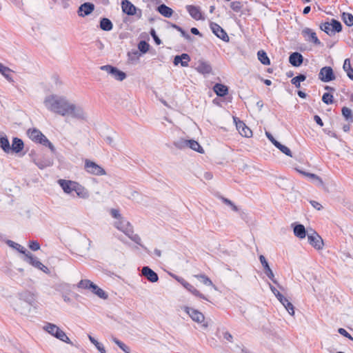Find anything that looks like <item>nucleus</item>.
Segmentation results:
<instances>
[{
  "instance_id": "ea45409f",
  "label": "nucleus",
  "mask_w": 353,
  "mask_h": 353,
  "mask_svg": "<svg viewBox=\"0 0 353 353\" xmlns=\"http://www.w3.org/2000/svg\"><path fill=\"white\" fill-rule=\"evenodd\" d=\"M88 339L96 347V348L101 353H106V351L103 345L99 342H98L94 337H92L91 335H88Z\"/></svg>"
},
{
  "instance_id": "774afa93",
  "label": "nucleus",
  "mask_w": 353,
  "mask_h": 353,
  "mask_svg": "<svg viewBox=\"0 0 353 353\" xmlns=\"http://www.w3.org/2000/svg\"><path fill=\"white\" fill-rule=\"evenodd\" d=\"M223 337L225 340L232 342L233 339L232 335L229 332H225L223 333Z\"/></svg>"
},
{
  "instance_id": "cd10ccee",
  "label": "nucleus",
  "mask_w": 353,
  "mask_h": 353,
  "mask_svg": "<svg viewBox=\"0 0 353 353\" xmlns=\"http://www.w3.org/2000/svg\"><path fill=\"white\" fill-rule=\"evenodd\" d=\"M6 243L9 247L17 250L20 253L24 254L26 258L28 254L30 253V252H28L24 247H23L20 244H19L13 241L7 240Z\"/></svg>"
},
{
  "instance_id": "aec40b11",
  "label": "nucleus",
  "mask_w": 353,
  "mask_h": 353,
  "mask_svg": "<svg viewBox=\"0 0 353 353\" xmlns=\"http://www.w3.org/2000/svg\"><path fill=\"white\" fill-rule=\"evenodd\" d=\"M74 192L80 199H88L90 196L89 190L78 182H76Z\"/></svg>"
},
{
  "instance_id": "6e6d98bb",
  "label": "nucleus",
  "mask_w": 353,
  "mask_h": 353,
  "mask_svg": "<svg viewBox=\"0 0 353 353\" xmlns=\"http://www.w3.org/2000/svg\"><path fill=\"white\" fill-rule=\"evenodd\" d=\"M181 60H182V62H181V66L182 67H188V63L190 62V56L186 54V53H183L181 54Z\"/></svg>"
},
{
  "instance_id": "a211bd4d",
  "label": "nucleus",
  "mask_w": 353,
  "mask_h": 353,
  "mask_svg": "<svg viewBox=\"0 0 353 353\" xmlns=\"http://www.w3.org/2000/svg\"><path fill=\"white\" fill-rule=\"evenodd\" d=\"M186 10L190 14V15L195 20H204V17H203V14L201 11V9L199 6L188 5L186 6Z\"/></svg>"
},
{
  "instance_id": "393cba45",
  "label": "nucleus",
  "mask_w": 353,
  "mask_h": 353,
  "mask_svg": "<svg viewBox=\"0 0 353 353\" xmlns=\"http://www.w3.org/2000/svg\"><path fill=\"white\" fill-rule=\"evenodd\" d=\"M293 227L294 234L299 239H303L306 236V230L302 224H292Z\"/></svg>"
},
{
  "instance_id": "680f3d73",
  "label": "nucleus",
  "mask_w": 353,
  "mask_h": 353,
  "mask_svg": "<svg viewBox=\"0 0 353 353\" xmlns=\"http://www.w3.org/2000/svg\"><path fill=\"white\" fill-rule=\"evenodd\" d=\"M269 287L278 300H279L283 296V295L272 284L269 283Z\"/></svg>"
},
{
  "instance_id": "a18cd8bd",
  "label": "nucleus",
  "mask_w": 353,
  "mask_h": 353,
  "mask_svg": "<svg viewBox=\"0 0 353 353\" xmlns=\"http://www.w3.org/2000/svg\"><path fill=\"white\" fill-rule=\"evenodd\" d=\"M342 114L347 121H353L352 110L350 108L347 107H343L342 108Z\"/></svg>"
},
{
  "instance_id": "2eb2a0df",
  "label": "nucleus",
  "mask_w": 353,
  "mask_h": 353,
  "mask_svg": "<svg viewBox=\"0 0 353 353\" xmlns=\"http://www.w3.org/2000/svg\"><path fill=\"white\" fill-rule=\"evenodd\" d=\"M259 261L264 269L265 275L275 284L278 285L277 281L274 279V274L269 266V264L263 255L259 256Z\"/></svg>"
},
{
  "instance_id": "0e129e2a",
  "label": "nucleus",
  "mask_w": 353,
  "mask_h": 353,
  "mask_svg": "<svg viewBox=\"0 0 353 353\" xmlns=\"http://www.w3.org/2000/svg\"><path fill=\"white\" fill-rule=\"evenodd\" d=\"M338 331H339V334L344 336L345 337H346L350 340H353V338L351 336V334H349L344 328H339Z\"/></svg>"
},
{
  "instance_id": "8fccbe9b",
  "label": "nucleus",
  "mask_w": 353,
  "mask_h": 353,
  "mask_svg": "<svg viewBox=\"0 0 353 353\" xmlns=\"http://www.w3.org/2000/svg\"><path fill=\"white\" fill-rule=\"evenodd\" d=\"M172 27L176 29V30H178L179 32H181V34L183 37H184L185 39L188 40V41H190L192 39V37L191 36L188 34L182 28H181L180 26L176 25V24H173L172 25Z\"/></svg>"
},
{
  "instance_id": "4be33fe9",
  "label": "nucleus",
  "mask_w": 353,
  "mask_h": 353,
  "mask_svg": "<svg viewBox=\"0 0 353 353\" xmlns=\"http://www.w3.org/2000/svg\"><path fill=\"white\" fill-rule=\"evenodd\" d=\"M234 121L236 122V126L239 133L245 137H250L252 135V130L246 126V125L241 121H236V119H234Z\"/></svg>"
},
{
  "instance_id": "09e8293b",
  "label": "nucleus",
  "mask_w": 353,
  "mask_h": 353,
  "mask_svg": "<svg viewBox=\"0 0 353 353\" xmlns=\"http://www.w3.org/2000/svg\"><path fill=\"white\" fill-rule=\"evenodd\" d=\"M300 172L302 174H303V175L310 178L312 180L313 179H317V181H318L319 184L320 185H323V182L322 179L319 176H317L316 174H312V173L306 172H304V171H301Z\"/></svg>"
},
{
  "instance_id": "f704fd0d",
  "label": "nucleus",
  "mask_w": 353,
  "mask_h": 353,
  "mask_svg": "<svg viewBox=\"0 0 353 353\" xmlns=\"http://www.w3.org/2000/svg\"><path fill=\"white\" fill-rule=\"evenodd\" d=\"M188 148H190L194 151L203 154L204 150L201 145L195 140L190 139L188 141Z\"/></svg>"
},
{
  "instance_id": "864d4df0",
  "label": "nucleus",
  "mask_w": 353,
  "mask_h": 353,
  "mask_svg": "<svg viewBox=\"0 0 353 353\" xmlns=\"http://www.w3.org/2000/svg\"><path fill=\"white\" fill-rule=\"evenodd\" d=\"M322 101L327 105L332 104L333 103V95L328 92H325L322 97Z\"/></svg>"
},
{
  "instance_id": "052dcab7",
  "label": "nucleus",
  "mask_w": 353,
  "mask_h": 353,
  "mask_svg": "<svg viewBox=\"0 0 353 353\" xmlns=\"http://www.w3.org/2000/svg\"><path fill=\"white\" fill-rule=\"evenodd\" d=\"M94 294L103 299H106L108 296V294L100 288H99L97 290L95 291Z\"/></svg>"
},
{
  "instance_id": "f03ea898",
  "label": "nucleus",
  "mask_w": 353,
  "mask_h": 353,
  "mask_svg": "<svg viewBox=\"0 0 353 353\" xmlns=\"http://www.w3.org/2000/svg\"><path fill=\"white\" fill-rule=\"evenodd\" d=\"M114 226L117 230H120L124 234H125L130 239H131L135 243L143 248V245L141 244V239L140 236L137 234H134L132 225L124 217L120 219L119 221H115L114 223Z\"/></svg>"
},
{
  "instance_id": "de8ad7c7",
  "label": "nucleus",
  "mask_w": 353,
  "mask_h": 353,
  "mask_svg": "<svg viewBox=\"0 0 353 353\" xmlns=\"http://www.w3.org/2000/svg\"><path fill=\"white\" fill-rule=\"evenodd\" d=\"M188 141L187 139H180L174 142V145L179 149L188 148Z\"/></svg>"
},
{
  "instance_id": "79ce46f5",
  "label": "nucleus",
  "mask_w": 353,
  "mask_h": 353,
  "mask_svg": "<svg viewBox=\"0 0 353 353\" xmlns=\"http://www.w3.org/2000/svg\"><path fill=\"white\" fill-rule=\"evenodd\" d=\"M342 19L346 26L349 27L353 26V15L352 14L343 12Z\"/></svg>"
},
{
  "instance_id": "49530a36",
  "label": "nucleus",
  "mask_w": 353,
  "mask_h": 353,
  "mask_svg": "<svg viewBox=\"0 0 353 353\" xmlns=\"http://www.w3.org/2000/svg\"><path fill=\"white\" fill-rule=\"evenodd\" d=\"M112 341L125 352V353H130V349L123 342L117 339V338L113 337Z\"/></svg>"
},
{
  "instance_id": "1a4fd4ad",
  "label": "nucleus",
  "mask_w": 353,
  "mask_h": 353,
  "mask_svg": "<svg viewBox=\"0 0 353 353\" xmlns=\"http://www.w3.org/2000/svg\"><path fill=\"white\" fill-rule=\"evenodd\" d=\"M28 263L33 266L34 268L43 272L44 273L49 274L50 273V270L44 265L39 259L34 256L32 253L28 254L26 258L24 259Z\"/></svg>"
},
{
  "instance_id": "f3484780",
  "label": "nucleus",
  "mask_w": 353,
  "mask_h": 353,
  "mask_svg": "<svg viewBox=\"0 0 353 353\" xmlns=\"http://www.w3.org/2000/svg\"><path fill=\"white\" fill-rule=\"evenodd\" d=\"M76 182L77 181H74L65 179L58 180V184L61 186L63 191L67 194H70L72 192H74Z\"/></svg>"
},
{
  "instance_id": "5701e85b",
  "label": "nucleus",
  "mask_w": 353,
  "mask_h": 353,
  "mask_svg": "<svg viewBox=\"0 0 353 353\" xmlns=\"http://www.w3.org/2000/svg\"><path fill=\"white\" fill-rule=\"evenodd\" d=\"M303 61V57L299 52H295L292 53L289 57V62L294 67L300 66Z\"/></svg>"
},
{
  "instance_id": "37998d69",
  "label": "nucleus",
  "mask_w": 353,
  "mask_h": 353,
  "mask_svg": "<svg viewBox=\"0 0 353 353\" xmlns=\"http://www.w3.org/2000/svg\"><path fill=\"white\" fill-rule=\"evenodd\" d=\"M275 147L287 156L290 157H292V152L290 148L284 145H282L280 142L277 143Z\"/></svg>"
},
{
  "instance_id": "0eeeda50",
  "label": "nucleus",
  "mask_w": 353,
  "mask_h": 353,
  "mask_svg": "<svg viewBox=\"0 0 353 353\" xmlns=\"http://www.w3.org/2000/svg\"><path fill=\"white\" fill-rule=\"evenodd\" d=\"M100 69L111 75L115 80L122 81L126 78V74L114 66L105 65L101 66Z\"/></svg>"
},
{
  "instance_id": "dca6fc26",
  "label": "nucleus",
  "mask_w": 353,
  "mask_h": 353,
  "mask_svg": "<svg viewBox=\"0 0 353 353\" xmlns=\"http://www.w3.org/2000/svg\"><path fill=\"white\" fill-rule=\"evenodd\" d=\"M302 34L305 39L306 41L309 42H312L316 45H321V41L318 39L316 34L315 32H314L312 29L309 28H305L302 30Z\"/></svg>"
},
{
  "instance_id": "a19ab883",
  "label": "nucleus",
  "mask_w": 353,
  "mask_h": 353,
  "mask_svg": "<svg viewBox=\"0 0 353 353\" xmlns=\"http://www.w3.org/2000/svg\"><path fill=\"white\" fill-rule=\"evenodd\" d=\"M197 279H200L201 282H202L204 285L212 286L214 288L216 289L214 285L213 284L212 281L210 280L209 277L205 276V274H199L195 276Z\"/></svg>"
},
{
  "instance_id": "473e14b6",
  "label": "nucleus",
  "mask_w": 353,
  "mask_h": 353,
  "mask_svg": "<svg viewBox=\"0 0 353 353\" xmlns=\"http://www.w3.org/2000/svg\"><path fill=\"white\" fill-rule=\"evenodd\" d=\"M0 148L6 153H9L11 151V147L9 140L5 134L0 137Z\"/></svg>"
},
{
  "instance_id": "6ab92c4d",
  "label": "nucleus",
  "mask_w": 353,
  "mask_h": 353,
  "mask_svg": "<svg viewBox=\"0 0 353 353\" xmlns=\"http://www.w3.org/2000/svg\"><path fill=\"white\" fill-rule=\"evenodd\" d=\"M141 274L152 283H155L159 280L158 274L148 266L142 268Z\"/></svg>"
},
{
  "instance_id": "423d86ee",
  "label": "nucleus",
  "mask_w": 353,
  "mask_h": 353,
  "mask_svg": "<svg viewBox=\"0 0 353 353\" xmlns=\"http://www.w3.org/2000/svg\"><path fill=\"white\" fill-rule=\"evenodd\" d=\"M84 162V169L88 173L96 176H103L106 174L105 170L95 162L89 159H85Z\"/></svg>"
},
{
  "instance_id": "6e6552de",
  "label": "nucleus",
  "mask_w": 353,
  "mask_h": 353,
  "mask_svg": "<svg viewBox=\"0 0 353 353\" xmlns=\"http://www.w3.org/2000/svg\"><path fill=\"white\" fill-rule=\"evenodd\" d=\"M17 295L28 306H32L36 303L37 295L35 292L25 290L17 292Z\"/></svg>"
},
{
  "instance_id": "a878e982",
  "label": "nucleus",
  "mask_w": 353,
  "mask_h": 353,
  "mask_svg": "<svg viewBox=\"0 0 353 353\" xmlns=\"http://www.w3.org/2000/svg\"><path fill=\"white\" fill-rule=\"evenodd\" d=\"M196 70L203 74H208L211 73L212 67L210 64L205 61H199L198 65L196 67Z\"/></svg>"
},
{
  "instance_id": "2f4dec72",
  "label": "nucleus",
  "mask_w": 353,
  "mask_h": 353,
  "mask_svg": "<svg viewBox=\"0 0 353 353\" xmlns=\"http://www.w3.org/2000/svg\"><path fill=\"white\" fill-rule=\"evenodd\" d=\"M33 162L41 170L50 167L52 165L51 161L46 159L34 158Z\"/></svg>"
},
{
  "instance_id": "69168bd1",
  "label": "nucleus",
  "mask_w": 353,
  "mask_h": 353,
  "mask_svg": "<svg viewBox=\"0 0 353 353\" xmlns=\"http://www.w3.org/2000/svg\"><path fill=\"white\" fill-rule=\"evenodd\" d=\"M265 135L274 146H276V143H279V141H276L269 132H266Z\"/></svg>"
},
{
  "instance_id": "4d7b16f0",
  "label": "nucleus",
  "mask_w": 353,
  "mask_h": 353,
  "mask_svg": "<svg viewBox=\"0 0 353 353\" xmlns=\"http://www.w3.org/2000/svg\"><path fill=\"white\" fill-rule=\"evenodd\" d=\"M110 214L114 219H116V221H119L120 219L123 218L120 214V212L117 209H111Z\"/></svg>"
},
{
  "instance_id": "7ed1b4c3",
  "label": "nucleus",
  "mask_w": 353,
  "mask_h": 353,
  "mask_svg": "<svg viewBox=\"0 0 353 353\" xmlns=\"http://www.w3.org/2000/svg\"><path fill=\"white\" fill-rule=\"evenodd\" d=\"M43 330L50 334L56 339L70 345H72V342L68 337L65 332L59 328L57 325L52 323H46L43 327Z\"/></svg>"
},
{
  "instance_id": "603ef678",
  "label": "nucleus",
  "mask_w": 353,
  "mask_h": 353,
  "mask_svg": "<svg viewBox=\"0 0 353 353\" xmlns=\"http://www.w3.org/2000/svg\"><path fill=\"white\" fill-rule=\"evenodd\" d=\"M190 292H191L194 296L199 297L202 299L208 301V299L207 297L201 294L199 290H197L193 285L188 290Z\"/></svg>"
},
{
  "instance_id": "c85d7f7f",
  "label": "nucleus",
  "mask_w": 353,
  "mask_h": 353,
  "mask_svg": "<svg viewBox=\"0 0 353 353\" xmlns=\"http://www.w3.org/2000/svg\"><path fill=\"white\" fill-rule=\"evenodd\" d=\"M213 90L219 97H224L228 93V88L221 83H216L213 87Z\"/></svg>"
},
{
  "instance_id": "72a5a7b5",
  "label": "nucleus",
  "mask_w": 353,
  "mask_h": 353,
  "mask_svg": "<svg viewBox=\"0 0 353 353\" xmlns=\"http://www.w3.org/2000/svg\"><path fill=\"white\" fill-rule=\"evenodd\" d=\"M100 28L104 31H110L113 28V24L109 19L102 18L100 21Z\"/></svg>"
},
{
  "instance_id": "c03bdc74",
  "label": "nucleus",
  "mask_w": 353,
  "mask_h": 353,
  "mask_svg": "<svg viewBox=\"0 0 353 353\" xmlns=\"http://www.w3.org/2000/svg\"><path fill=\"white\" fill-rule=\"evenodd\" d=\"M92 285V281L88 279H83L81 280L78 284L77 288L85 290H90V285Z\"/></svg>"
},
{
  "instance_id": "b1692460",
  "label": "nucleus",
  "mask_w": 353,
  "mask_h": 353,
  "mask_svg": "<svg viewBox=\"0 0 353 353\" xmlns=\"http://www.w3.org/2000/svg\"><path fill=\"white\" fill-rule=\"evenodd\" d=\"M14 72L8 67L0 63V74L10 83H13L12 73Z\"/></svg>"
},
{
  "instance_id": "412c9836",
  "label": "nucleus",
  "mask_w": 353,
  "mask_h": 353,
  "mask_svg": "<svg viewBox=\"0 0 353 353\" xmlns=\"http://www.w3.org/2000/svg\"><path fill=\"white\" fill-rule=\"evenodd\" d=\"M94 10V6L92 3L86 2L81 4L78 10V14L80 17H85L91 14Z\"/></svg>"
},
{
  "instance_id": "3c124183",
  "label": "nucleus",
  "mask_w": 353,
  "mask_h": 353,
  "mask_svg": "<svg viewBox=\"0 0 353 353\" xmlns=\"http://www.w3.org/2000/svg\"><path fill=\"white\" fill-rule=\"evenodd\" d=\"M150 45L145 41H141L138 44V49L143 53L149 50Z\"/></svg>"
},
{
  "instance_id": "9d476101",
  "label": "nucleus",
  "mask_w": 353,
  "mask_h": 353,
  "mask_svg": "<svg viewBox=\"0 0 353 353\" xmlns=\"http://www.w3.org/2000/svg\"><path fill=\"white\" fill-rule=\"evenodd\" d=\"M121 9L123 13L129 16L136 15L137 11L139 12V17L141 15V11L134 6V4L129 0H123L121 1Z\"/></svg>"
},
{
  "instance_id": "338daca9",
  "label": "nucleus",
  "mask_w": 353,
  "mask_h": 353,
  "mask_svg": "<svg viewBox=\"0 0 353 353\" xmlns=\"http://www.w3.org/2000/svg\"><path fill=\"white\" fill-rule=\"evenodd\" d=\"M310 203L312 205V207L316 209L317 210H321L323 208L321 204H320L319 202L316 201H310Z\"/></svg>"
},
{
  "instance_id": "bf43d9fd",
  "label": "nucleus",
  "mask_w": 353,
  "mask_h": 353,
  "mask_svg": "<svg viewBox=\"0 0 353 353\" xmlns=\"http://www.w3.org/2000/svg\"><path fill=\"white\" fill-rule=\"evenodd\" d=\"M222 201L225 204L229 205L233 211L237 212L239 210L238 208L230 199L222 198Z\"/></svg>"
},
{
  "instance_id": "7c9ffc66",
  "label": "nucleus",
  "mask_w": 353,
  "mask_h": 353,
  "mask_svg": "<svg viewBox=\"0 0 353 353\" xmlns=\"http://www.w3.org/2000/svg\"><path fill=\"white\" fill-rule=\"evenodd\" d=\"M157 10L163 17L169 18L173 14V10L170 7L167 6L165 4H161L157 8Z\"/></svg>"
},
{
  "instance_id": "58836bf2",
  "label": "nucleus",
  "mask_w": 353,
  "mask_h": 353,
  "mask_svg": "<svg viewBox=\"0 0 353 353\" xmlns=\"http://www.w3.org/2000/svg\"><path fill=\"white\" fill-rule=\"evenodd\" d=\"M306 79V76L303 74H300L296 77H294L291 80L292 84H293L296 88H299L301 87V82L304 81Z\"/></svg>"
},
{
  "instance_id": "39448f33",
  "label": "nucleus",
  "mask_w": 353,
  "mask_h": 353,
  "mask_svg": "<svg viewBox=\"0 0 353 353\" xmlns=\"http://www.w3.org/2000/svg\"><path fill=\"white\" fill-rule=\"evenodd\" d=\"M9 303L14 311L21 314H26L30 311L28 305L18 297L17 294L14 297L11 298Z\"/></svg>"
},
{
  "instance_id": "c756f323",
  "label": "nucleus",
  "mask_w": 353,
  "mask_h": 353,
  "mask_svg": "<svg viewBox=\"0 0 353 353\" xmlns=\"http://www.w3.org/2000/svg\"><path fill=\"white\" fill-rule=\"evenodd\" d=\"M279 302L284 306L286 310L291 316L294 314V307L293 305L289 301V300L283 296L279 300Z\"/></svg>"
},
{
  "instance_id": "13d9d810",
  "label": "nucleus",
  "mask_w": 353,
  "mask_h": 353,
  "mask_svg": "<svg viewBox=\"0 0 353 353\" xmlns=\"http://www.w3.org/2000/svg\"><path fill=\"white\" fill-rule=\"evenodd\" d=\"M28 246L32 251H37L40 249V244L37 241H30Z\"/></svg>"
},
{
  "instance_id": "e2e57ef3",
  "label": "nucleus",
  "mask_w": 353,
  "mask_h": 353,
  "mask_svg": "<svg viewBox=\"0 0 353 353\" xmlns=\"http://www.w3.org/2000/svg\"><path fill=\"white\" fill-rule=\"evenodd\" d=\"M150 34L151 36L152 37V38L154 39L155 43L157 44V45H159L161 43V39L159 38V37L156 34V32L154 29H151L150 30Z\"/></svg>"
},
{
  "instance_id": "9b49d317",
  "label": "nucleus",
  "mask_w": 353,
  "mask_h": 353,
  "mask_svg": "<svg viewBox=\"0 0 353 353\" xmlns=\"http://www.w3.org/2000/svg\"><path fill=\"white\" fill-rule=\"evenodd\" d=\"M319 79L323 82H330L335 79L333 70L330 66L323 67L319 73Z\"/></svg>"
},
{
  "instance_id": "f8f14e48",
  "label": "nucleus",
  "mask_w": 353,
  "mask_h": 353,
  "mask_svg": "<svg viewBox=\"0 0 353 353\" xmlns=\"http://www.w3.org/2000/svg\"><path fill=\"white\" fill-rule=\"evenodd\" d=\"M183 310L189 315L192 321L198 323H202L204 322L205 316L203 313L199 310L188 306L184 307Z\"/></svg>"
},
{
  "instance_id": "4c0bfd02",
  "label": "nucleus",
  "mask_w": 353,
  "mask_h": 353,
  "mask_svg": "<svg viewBox=\"0 0 353 353\" xmlns=\"http://www.w3.org/2000/svg\"><path fill=\"white\" fill-rule=\"evenodd\" d=\"M258 59L261 61V63L263 65H268L270 64V59L268 58L267 54L263 50H259L257 53Z\"/></svg>"
},
{
  "instance_id": "c9c22d12",
  "label": "nucleus",
  "mask_w": 353,
  "mask_h": 353,
  "mask_svg": "<svg viewBox=\"0 0 353 353\" xmlns=\"http://www.w3.org/2000/svg\"><path fill=\"white\" fill-rule=\"evenodd\" d=\"M331 28V34H334L335 32H340L342 30V25L340 21L332 19L330 23Z\"/></svg>"
},
{
  "instance_id": "20e7f679",
  "label": "nucleus",
  "mask_w": 353,
  "mask_h": 353,
  "mask_svg": "<svg viewBox=\"0 0 353 353\" xmlns=\"http://www.w3.org/2000/svg\"><path fill=\"white\" fill-rule=\"evenodd\" d=\"M27 134L34 142L48 146L52 151L54 150V145L39 130L36 128L29 129Z\"/></svg>"
},
{
  "instance_id": "e433bc0d",
  "label": "nucleus",
  "mask_w": 353,
  "mask_h": 353,
  "mask_svg": "<svg viewBox=\"0 0 353 353\" xmlns=\"http://www.w3.org/2000/svg\"><path fill=\"white\" fill-rule=\"evenodd\" d=\"M343 68L346 72L347 77L350 79H353V68L351 67L350 60L349 59H345Z\"/></svg>"
},
{
  "instance_id": "ddd939ff",
  "label": "nucleus",
  "mask_w": 353,
  "mask_h": 353,
  "mask_svg": "<svg viewBox=\"0 0 353 353\" xmlns=\"http://www.w3.org/2000/svg\"><path fill=\"white\" fill-rule=\"evenodd\" d=\"M307 240L309 243L316 250H321L323 246L322 238L314 231L312 233L307 234Z\"/></svg>"
},
{
  "instance_id": "bb28decb",
  "label": "nucleus",
  "mask_w": 353,
  "mask_h": 353,
  "mask_svg": "<svg viewBox=\"0 0 353 353\" xmlns=\"http://www.w3.org/2000/svg\"><path fill=\"white\" fill-rule=\"evenodd\" d=\"M11 147V151L15 153H19L21 152L24 148V144L23 141L21 139L17 137H14L12 139V143Z\"/></svg>"
},
{
  "instance_id": "4468645a",
  "label": "nucleus",
  "mask_w": 353,
  "mask_h": 353,
  "mask_svg": "<svg viewBox=\"0 0 353 353\" xmlns=\"http://www.w3.org/2000/svg\"><path fill=\"white\" fill-rule=\"evenodd\" d=\"M210 27L212 32L223 41H229V37L226 32L217 23H210Z\"/></svg>"
},
{
  "instance_id": "f257e3e1",
  "label": "nucleus",
  "mask_w": 353,
  "mask_h": 353,
  "mask_svg": "<svg viewBox=\"0 0 353 353\" xmlns=\"http://www.w3.org/2000/svg\"><path fill=\"white\" fill-rule=\"evenodd\" d=\"M43 104L48 110L62 117H70L83 121L87 119V114L83 108L70 102L65 96L49 94L45 97Z\"/></svg>"
},
{
  "instance_id": "5fc2aeb1",
  "label": "nucleus",
  "mask_w": 353,
  "mask_h": 353,
  "mask_svg": "<svg viewBox=\"0 0 353 353\" xmlns=\"http://www.w3.org/2000/svg\"><path fill=\"white\" fill-rule=\"evenodd\" d=\"M330 24L329 22H325L322 23L320 26V28L321 30L324 31L325 33H327L328 35L331 36V28H330Z\"/></svg>"
}]
</instances>
